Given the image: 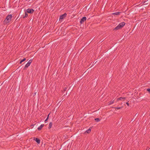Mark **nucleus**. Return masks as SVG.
<instances>
[{"mask_svg":"<svg viewBox=\"0 0 150 150\" xmlns=\"http://www.w3.org/2000/svg\"><path fill=\"white\" fill-rule=\"evenodd\" d=\"M139 115V114L137 113H136L134 116V118L135 119H136L138 116Z\"/></svg>","mask_w":150,"mask_h":150,"instance_id":"obj_15","label":"nucleus"},{"mask_svg":"<svg viewBox=\"0 0 150 150\" xmlns=\"http://www.w3.org/2000/svg\"><path fill=\"white\" fill-rule=\"evenodd\" d=\"M48 119H49L48 117H47L45 121V122H46V121L48 120Z\"/></svg>","mask_w":150,"mask_h":150,"instance_id":"obj_24","label":"nucleus"},{"mask_svg":"<svg viewBox=\"0 0 150 150\" xmlns=\"http://www.w3.org/2000/svg\"><path fill=\"white\" fill-rule=\"evenodd\" d=\"M74 86V85H72L71 86V87H72V88H73Z\"/></svg>","mask_w":150,"mask_h":150,"instance_id":"obj_28","label":"nucleus"},{"mask_svg":"<svg viewBox=\"0 0 150 150\" xmlns=\"http://www.w3.org/2000/svg\"><path fill=\"white\" fill-rule=\"evenodd\" d=\"M34 140H35L38 144H39L40 143V140L39 139L34 137Z\"/></svg>","mask_w":150,"mask_h":150,"instance_id":"obj_6","label":"nucleus"},{"mask_svg":"<svg viewBox=\"0 0 150 150\" xmlns=\"http://www.w3.org/2000/svg\"><path fill=\"white\" fill-rule=\"evenodd\" d=\"M44 125H41L38 127V130L39 131L43 127Z\"/></svg>","mask_w":150,"mask_h":150,"instance_id":"obj_8","label":"nucleus"},{"mask_svg":"<svg viewBox=\"0 0 150 150\" xmlns=\"http://www.w3.org/2000/svg\"><path fill=\"white\" fill-rule=\"evenodd\" d=\"M70 94L71 93H69L68 91H67L66 92L65 95L66 96H68L70 95Z\"/></svg>","mask_w":150,"mask_h":150,"instance_id":"obj_16","label":"nucleus"},{"mask_svg":"<svg viewBox=\"0 0 150 150\" xmlns=\"http://www.w3.org/2000/svg\"><path fill=\"white\" fill-rule=\"evenodd\" d=\"M85 72H84V73H83V75H85Z\"/></svg>","mask_w":150,"mask_h":150,"instance_id":"obj_29","label":"nucleus"},{"mask_svg":"<svg viewBox=\"0 0 150 150\" xmlns=\"http://www.w3.org/2000/svg\"><path fill=\"white\" fill-rule=\"evenodd\" d=\"M135 119H134V118H133L132 120L131 121H132V122H134L135 120Z\"/></svg>","mask_w":150,"mask_h":150,"instance_id":"obj_26","label":"nucleus"},{"mask_svg":"<svg viewBox=\"0 0 150 150\" xmlns=\"http://www.w3.org/2000/svg\"><path fill=\"white\" fill-rule=\"evenodd\" d=\"M91 131V129H88L86 130V132H87L88 133H89Z\"/></svg>","mask_w":150,"mask_h":150,"instance_id":"obj_17","label":"nucleus"},{"mask_svg":"<svg viewBox=\"0 0 150 150\" xmlns=\"http://www.w3.org/2000/svg\"><path fill=\"white\" fill-rule=\"evenodd\" d=\"M67 89V87L64 88L63 89V91L64 92H65L66 91Z\"/></svg>","mask_w":150,"mask_h":150,"instance_id":"obj_22","label":"nucleus"},{"mask_svg":"<svg viewBox=\"0 0 150 150\" xmlns=\"http://www.w3.org/2000/svg\"><path fill=\"white\" fill-rule=\"evenodd\" d=\"M12 16L11 14L8 15L7 16L6 18L4 21L3 23L4 24H7L11 21Z\"/></svg>","mask_w":150,"mask_h":150,"instance_id":"obj_1","label":"nucleus"},{"mask_svg":"<svg viewBox=\"0 0 150 150\" xmlns=\"http://www.w3.org/2000/svg\"><path fill=\"white\" fill-rule=\"evenodd\" d=\"M65 95H64V96H63V97L64 96H65Z\"/></svg>","mask_w":150,"mask_h":150,"instance_id":"obj_32","label":"nucleus"},{"mask_svg":"<svg viewBox=\"0 0 150 150\" xmlns=\"http://www.w3.org/2000/svg\"><path fill=\"white\" fill-rule=\"evenodd\" d=\"M32 60L30 59L29 60V61L28 62V63H29L30 64L32 62Z\"/></svg>","mask_w":150,"mask_h":150,"instance_id":"obj_21","label":"nucleus"},{"mask_svg":"<svg viewBox=\"0 0 150 150\" xmlns=\"http://www.w3.org/2000/svg\"><path fill=\"white\" fill-rule=\"evenodd\" d=\"M114 102V100H111L109 102V105H111Z\"/></svg>","mask_w":150,"mask_h":150,"instance_id":"obj_18","label":"nucleus"},{"mask_svg":"<svg viewBox=\"0 0 150 150\" xmlns=\"http://www.w3.org/2000/svg\"><path fill=\"white\" fill-rule=\"evenodd\" d=\"M86 20V18L85 16H84L81 19L80 21V23L81 24H82Z\"/></svg>","mask_w":150,"mask_h":150,"instance_id":"obj_5","label":"nucleus"},{"mask_svg":"<svg viewBox=\"0 0 150 150\" xmlns=\"http://www.w3.org/2000/svg\"><path fill=\"white\" fill-rule=\"evenodd\" d=\"M126 98V97H120L119 98H117V101H119L120 100H125V99Z\"/></svg>","mask_w":150,"mask_h":150,"instance_id":"obj_9","label":"nucleus"},{"mask_svg":"<svg viewBox=\"0 0 150 150\" xmlns=\"http://www.w3.org/2000/svg\"><path fill=\"white\" fill-rule=\"evenodd\" d=\"M120 13H121V12H116L112 13V14L113 15H120Z\"/></svg>","mask_w":150,"mask_h":150,"instance_id":"obj_11","label":"nucleus"},{"mask_svg":"<svg viewBox=\"0 0 150 150\" xmlns=\"http://www.w3.org/2000/svg\"><path fill=\"white\" fill-rule=\"evenodd\" d=\"M148 4L147 3H146V4H145H145Z\"/></svg>","mask_w":150,"mask_h":150,"instance_id":"obj_31","label":"nucleus"},{"mask_svg":"<svg viewBox=\"0 0 150 150\" xmlns=\"http://www.w3.org/2000/svg\"><path fill=\"white\" fill-rule=\"evenodd\" d=\"M126 104L128 106H129V103H128V102H127L126 103Z\"/></svg>","mask_w":150,"mask_h":150,"instance_id":"obj_25","label":"nucleus"},{"mask_svg":"<svg viewBox=\"0 0 150 150\" xmlns=\"http://www.w3.org/2000/svg\"><path fill=\"white\" fill-rule=\"evenodd\" d=\"M95 120L96 122H98L100 120V119L99 118H96L95 119Z\"/></svg>","mask_w":150,"mask_h":150,"instance_id":"obj_19","label":"nucleus"},{"mask_svg":"<svg viewBox=\"0 0 150 150\" xmlns=\"http://www.w3.org/2000/svg\"><path fill=\"white\" fill-rule=\"evenodd\" d=\"M67 15V14L66 13H65L61 15L59 17V21H62L63 19Z\"/></svg>","mask_w":150,"mask_h":150,"instance_id":"obj_3","label":"nucleus"},{"mask_svg":"<svg viewBox=\"0 0 150 150\" xmlns=\"http://www.w3.org/2000/svg\"><path fill=\"white\" fill-rule=\"evenodd\" d=\"M122 107H115L114 108H115L116 109H121Z\"/></svg>","mask_w":150,"mask_h":150,"instance_id":"obj_20","label":"nucleus"},{"mask_svg":"<svg viewBox=\"0 0 150 150\" xmlns=\"http://www.w3.org/2000/svg\"><path fill=\"white\" fill-rule=\"evenodd\" d=\"M30 64L28 62L26 64L24 67L23 68V70H25L26 68H28L29 66L30 65Z\"/></svg>","mask_w":150,"mask_h":150,"instance_id":"obj_7","label":"nucleus"},{"mask_svg":"<svg viewBox=\"0 0 150 150\" xmlns=\"http://www.w3.org/2000/svg\"><path fill=\"white\" fill-rule=\"evenodd\" d=\"M27 13H32L34 12V10L32 8H28L26 10Z\"/></svg>","mask_w":150,"mask_h":150,"instance_id":"obj_4","label":"nucleus"},{"mask_svg":"<svg viewBox=\"0 0 150 150\" xmlns=\"http://www.w3.org/2000/svg\"><path fill=\"white\" fill-rule=\"evenodd\" d=\"M147 91L150 93V88H147Z\"/></svg>","mask_w":150,"mask_h":150,"instance_id":"obj_23","label":"nucleus"},{"mask_svg":"<svg viewBox=\"0 0 150 150\" xmlns=\"http://www.w3.org/2000/svg\"><path fill=\"white\" fill-rule=\"evenodd\" d=\"M50 114V113H49V114L48 115L47 117H48V118L49 117V115Z\"/></svg>","mask_w":150,"mask_h":150,"instance_id":"obj_27","label":"nucleus"},{"mask_svg":"<svg viewBox=\"0 0 150 150\" xmlns=\"http://www.w3.org/2000/svg\"><path fill=\"white\" fill-rule=\"evenodd\" d=\"M52 125V122H50L49 123V127H48V128L50 129Z\"/></svg>","mask_w":150,"mask_h":150,"instance_id":"obj_13","label":"nucleus"},{"mask_svg":"<svg viewBox=\"0 0 150 150\" xmlns=\"http://www.w3.org/2000/svg\"><path fill=\"white\" fill-rule=\"evenodd\" d=\"M26 10H25V15L24 16H23V18H25V17H27L28 16V14L27 13L26 11H25Z\"/></svg>","mask_w":150,"mask_h":150,"instance_id":"obj_12","label":"nucleus"},{"mask_svg":"<svg viewBox=\"0 0 150 150\" xmlns=\"http://www.w3.org/2000/svg\"><path fill=\"white\" fill-rule=\"evenodd\" d=\"M73 90V88L71 87V86L69 87V88L68 91L69 93H71V91Z\"/></svg>","mask_w":150,"mask_h":150,"instance_id":"obj_10","label":"nucleus"},{"mask_svg":"<svg viewBox=\"0 0 150 150\" xmlns=\"http://www.w3.org/2000/svg\"><path fill=\"white\" fill-rule=\"evenodd\" d=\"M26 60V58H24L23 59L21 60L19 62V63L21 64L23 62L25 61Z\"/></svg>","mask_w":150,"mask_h":150,"instance_id":"obj_14","label":"nucleus"},{"mask_svg":"<svg viewBox=\"0 0 150 150\" xmlns=\"http://www.w3.org/2000/svg\"><path fill=\"white\" fill-rule=\"evenodd\" d=\"M125 22H122L119 23V25L115 28L114 29V30H116L122 28L125 25Z\"/></svg>","mask_w":150,"mask_h":150,"instance_id":"obj_2","label":"nucleus"},{"mask_svg":"<svg viewBox=\"0 0 150 150\" xmlns=\"http://www.w3.org/2000/svg\"><path fill=\"white\" fill-rule=\"evenodd\" d=\"M145 2H146V1H144V3H145Z\"/></svg>","mask_w":150,"mask_h":150,"instance_id":"obj_30","label":"nucleus"}]
</instances>
